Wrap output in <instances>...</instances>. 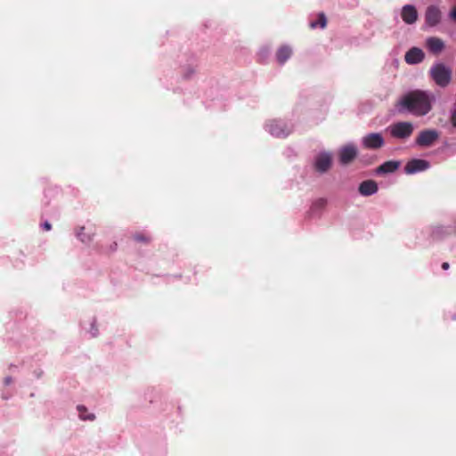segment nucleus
Masks as SVG:
<instances>
[{
    "mask_svg": "<svg viewBox=\"0 0 456 456\" xmlns=\"http://www.w3.org/2000/svg\"><path fill=\"white\" fill-rule=\"evenodd\" d=\"M436 96L429 90H411L404 94L396 103L399 113L411 114L417 118L427 116L433 109Z\"/></svg>",
    "mask_w": 456,
    "mask_h": 456,
    "instance_id": "1",
    "label": "nucleus"
},
{
    "mask_svg": "<svg viewBox=\"0 0 456 456\" xmlns=\"http://www.w3.org/2000/svg\"><path fill=\"white\" fill-rule=\"evenodd\" d=\"M432 81L440 88L447 87L452 80V69L442 61L435 62L428 70Z\"/></svg>",
    "mask_w": 456,
    "mask_h": 456,
    "instance_id": "2",
    "label": "nucleus"
},
{
    "mask_svg": "<svg viewBox=\"0 0 456 456\" xmlns=\"http://www.w3.org/2000/svg\"><path fill=\"white\" fill-rule=\"evenodd\" d=\"M264 129L273 137L286 138L292 133L293 125L285 119L272 118L265 122Z\"/></svg>",
    "mask_w": 456,
    "mask_h": 456,
    "instance_id": "3",
    "label": "nucleus"
},
{
    "mask_svg": "<svg viewBox=\"0 0 456 456\" xmlns=\"http://www.w3.org/2000/svg\"><path fill=\"white\" fill-rule=\"evenodd\" d=\"M414 129L415 126L412 122L398 121L389 125L386 131L391 138L399 142H406L411 137Z\"/></svg>",
    "mask_w": 456,
    "mask_h": 456,
    "instance_id": "4",
    "label": "nucleus"
},
{
    "mask_svg": "<svg viewBox=\"0 0 456 456\" xmlns=\"http://www.w3.org/2000/svg\"><path fill=\"white\" fill-rule=\"evenodd\" d=\"M333 165V154L329 151H320L312 161V167L320 175L328 173Z\"/></svg>",
    "mask_w": 456,
    "mask_h": 456,
    "instance_id": "5",
    "label": "nucleus"
},
{
    "mask_svg": "<svg viewBox=\"0 0 456 456\" xmlns=\"http://www.w3.org/2000/svg\"><path fill=\"white\" fill-rule=\"evenodd\" d=\"M439 136L440 133L436 129H424L415 138L414 144L419 148H428L438 140Z\"/></svg>",
    "mask_w": 456,
    "mask_h": 456,
    "instance_id": "6",
    "label": "nucleus"
},
{
    "mask_svg": "<svg viewBox=\"0 0 456 456\" xmlns=\"http://www.w3.org/2000/svg\"><path fill=\"white\" fill-rule=\"evenodd\" d=\"M358 155V150L354 142H348L338 150V159L341 165H348Z\"/></svg>",
    "mask_w": 456,
    "mask_h": 456,
    "instance_id": "7",
    "label": "nucleus"
},
{
    "mask_svg": "<svg viewBox=\"0 0 456 456\" xmlns=\"http://www.w3.org/2000/svg\"><path fill=\"white\" fill-rule=\"evenodd\" d=\"M361 142L365 149L378 150L384 146L385 140L380 133H370L362 137Z\"/></svg>",
    "mask_w": 456,
    "mask_h": 456,
    "instance_id": "8",
    "label": "nucleus"
},
{
    "mask_svg": "<svg viewBox=\"0 0 456 456\" xmlns=\"http://www.w3.org/2000/svg\"><path fill=\"white\" fill-rule=\"evenodd\" d=\"M430 168L429 161L422 159H410L404 166V173L407 175H414L424 172Z\"/></svg>",
    "mask_w": 456,
    "mask_h": 456,
    "instance_id": "9",
    "label": "nucleus"
},
{
    "mask_svg": "<svg viewBox=\"0 0 456 456\" xmlns=\"http://www.w3.org/2000/svg\"><path fill=\"white\" fill-rule=\"evenodd\" d=\"M442 14L436 5H429L426 9L425 22L428 27H435L441 21Z\"/></svg>",
    "mask_w": 456,
    "mask_h": 456,
    "instance_id": "10",
    "label": "nucleus"
},
{
    "mask_svg": "<svg viewBox=\"0 0 456 456\" xmlns=\"http://www.w3.org/2000/svg\"><path fill=\"white\" fill-rule=\"evenodd\" d=\"M425 53L422 49L419 47L410 48L404 55V61L407 64L416 65L423 61Z\"/></svg>",
    "mask_w": 456,
    "mask_h": 456,
    "instance_id": "11",
    "label": "nucleus"
},
{
    "mask_svg": "<svg viewBox=\"0 0 456 456\" xmlns=\"http://www.w3.org/2000/svg\"><path fill=\"white\" fill-rule=\"evenodd\" d=\"M401 17L405 24H414L418 20V12L413 4H405L402 7Z\"/></svg>",
    "mask_w": 456,
    "mask_h": 456,
    "instance_id": "12",
    "label": "nucleus"
},
{
    "mask_svg": "<svg viewBox=\"0 0 456 456\" xmlns=\"http://www.w3.org/2000/svg\"><path fill=\"white\" fill-rule=\"evenodd\" d=\"M426 47L432 54L438 55L445 48L444 42L436 37H429L426 39Z\"/></svg>",
    "mask_w": 456,
    "mask_h": 456,
    "instance_id": "13",
    "label": "nucleus"
},
{
    "mask_svg": "<svg viewBox=\"0 0 456 456\" xmlns=\"http://www.w3.org/2000/svg\"><path fill=\"white\" fill-rule=\"evenodd\" d=\"M379 186L374 180H365L359 184L358 191L362 196H372L378 192Z\"/></svg>",
    "mask_w": 456,
    "mask_h": 456,
    "instance_id": "14",
    "label": "nucleus"
},
{
    "mask_svg": "<svg viewBox=\"0 0 456 456\" xmlns=\"http://www.w3.org/2000/svg\"><path fill=\"white\" fill-rule=\"evenodd\" d=\"M401 166V161L399 160H388L382 163L379 167L375 169V173L378 175H383L387 174H392L395 172Z\"/></svg>",
    "mask_w": 456,
    "mask_h": 456,
    "instance_id": "15",
    "label": "nucleus"
},
{
    "mask_svg": "<svg viewBox=\"0 0 456 456\" xmlns=\"http://www.w3.org/2000/svg\"><path fill=\"white\" fill-rule=\"evenodd\" d=\"M292 55V48L284 45L278 48L276 52V59L279 64L283 65Z\"/></svg>",
    "mask_w": 456,
    "mask_h": 456,
    "instance_id": "16",
    "label": "nucleus"
},
{
    "mask_svg": "<svg viewBox=\"0 0 456 456\" xmlns=\"http://www.w3.org/2000/svg\"><path fill=\"white\" fill-rule=\"evenodd\" d=\"M86 228L84 226L79 227L76 232L77 238L83 243L87 244L92 241L94 233L93 232H86Z\"/></svg>",
    "mask_w": 456,
    "mask_h": 456,
    "instance_id": "17",
    "label": "nucleus"
},
{
    "mask_svg": "<svg viewBox=\"0 0 456 456\" xmlns=\"http://www.w3.org/2000/svg\"><path fill=\"white\" fill-rule=\"evenodd\" d=\"M77 411L78 412L79 419L82 420L93 421L96 418L94 413L88 412L86 407L84 405H81V404L77 405Z\"/></svg>",
    "mask_w": 456,
    "mask_h": 456,
    "instance_id": "18",
    "label": "nucleus"
},
{
    "mask_svg": "<svg viewBox=\"0 0 456 456\" xmlns=\"http://www.w3.org/2000/svg\"><path fill=\"white\" fill-rule=\"evenodd\" d=\"M327 24V18L323 12L319 13L318 15V20L316 21H311L310 27L312 28H316L318 26L322 28H324Z\"/></svg>",
    "mask_w": 456,
    "mask_h": 456,
    "instance_id": "19",
    "label": "nucleus"
},
{
    "mask_svg": "<svg viewBox=\"0 0 456 456\" xmlns=\"http://www.w3.org/2000/svg\"><path fill=\"white\" fill-rule=\"evenodd\" d=\"M450 114V124L452 127L456 128V103H454L449 111Z\"/></svg>",
    "mask_w": 456,
    "mask_h": 456,
    "instance_id": "20",
    "label": "nucleus"
},
{
    "mask_svg": "<svg viewBox=\"0 0 456 456\" xmlns=\"http://www.w3.org/2000/svg\"><path fill=\"white\" fill-rule=\"evenodd\" d=\"M89 333L92 338H96L99 335L98 326L94 319L92 321L90 324Z\"/></svg>",
    "mask_w": 456,
    "mask_h": 456,
    "instance_id": "21",
    "label": "nucleus"
},
{
    "mask_svg": "<svg viewBox=\"0 0 456 456\" xmlns=\"http://www.w3.org/2000/svg\"><path fill=\"white\" fill-rule=\"evenodd\" d=\"M326 204V200L324 199H319L315 200L312 205V211H314L315 209L321 210L324 208Z\"/></svg>",
    "mask_w": 456,
    "mask_h": 456,
    "instance_id": "22",
    "label": "nucleus"
},
{
    "mask_svg": "<svg viewBox=\"0 0 456 456\" xmlns=\"http://www.w3.org/2000/svg\"><path fill=\"white\" fill-rule=\"evenodd\" d=\"M134 240L137 242H144L147 243L150 241V238L142 233H135L133 236Z\"/></svg>",
    "mask_w": 456,
    "mask_h": 456,
    "instance_id": "23",
    "label": "nucleus"
},
{
    "mask_svg": "<svg viewBox=\"0 0 456 456\" xmlns=\"http://www.w3.org/2000/svg\"><path fill=\"white\" fill-rule=\"evenodd\" d=\"M269 53H270V50L267 47H264V48L260 49L258 54H259L260 59L262 61H264L269 56Z\"/></svg>",
    "mask_w": 456,
    "mask_h": 456,
    "instance_id": "24",
    "label": "nucleus"
},
{
    "mask_svg": "<svg viewBox=\"0 0 456 456\" xmlns=\"http://www.w3.org/2000/svg\"><path fill=\"white\" fill-rule=\"evenodd\" d=\"M33 375L36 379H39L44 376V370L41 369H37L33 371Z\"/></svg>",
    "mask_w": 456,
    "mask_h": 456,
    "instance_id": "25",
    "label": "nucleus"
},
{
    "mask_svg": "<svg viewBox=\"0 0 456 456\" xmlns=\"http://www.w3.org/2000/svg\"><path fill=\"white\" fill-rule=\"evenodd\" d=\"M195 73V69L192 67L186 68V71L184 73V77L186 78L190 77L192 74Z\"/></svg>",
    "mask_w": 456,
    "mask_h": 456,
    "instance_id": "26",
    "label": "nucleus"
},
{
    "mask_svg": "<svg viewBox=\"0 0 456 456\" xmlns=\"http://www.w3.org/2000/svg\"><path fill=\"white\" fill-rule=\"evenodd\" d=\"M41 226L45 231H50L52 229V224L48 221L44 222Z\"/></svg>",
    "mask_w": 456,
    "mask_h": 456,
    "instance_id": "27",
    "label": "nucleus"
},
{
    "mask_svg": "<svg viewBox=\"0 0 456 456\" xmlns=\"http://www.w3.org/2000/svg\"><path fill=\"white\" fill-rule=\"evenodd\" d=\"M12 377H10V376L5 377V378H4V384L5 386H9V385H11V384H12Z\"/></svg>",
    "mask_w": 456,
    "mask_h": 456,
    "instance_id": "28",
    "label": "nucleus"
},
{
    "mask_svg": "<svg viewBox=\"0 0 456 456\" xmlns=\"http://www.w3.org/2000/svg\"><path fill=\"white\" fill-rule=\"evenodd\" d=\"M450 17L456 21V6L450 12Z\"/></svg>",
    "mask_w": 456,
    "mask_h": 456,
    "instance_id": "29",
    "label": "nucleus"
},
{
    "mask_svg": "<svg viewBox=\"0 0 456 456\" xmlns=\"http://www.w3.org/2000/svg\"><path fill=\"white\" fill-rule=\"evenodd\" d=\"M449 267H450L449 263L444 262V263H443V264H442V268H443L444 270H448V269H449Z\"/></svg>",
    "mask_w": 456,
    "mask_h": 456,
    "instance_id": "30",
    "label": "nucleus"
}]
</instances>
